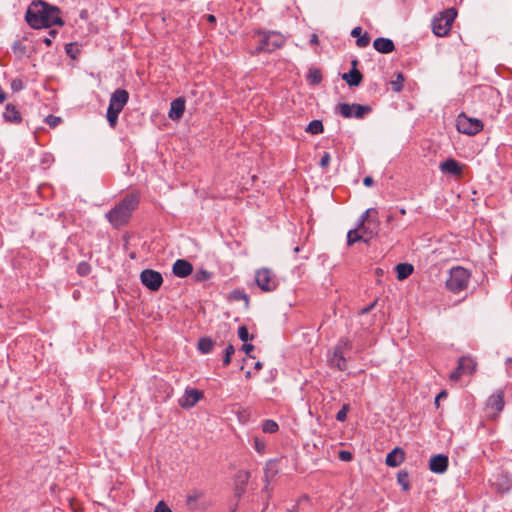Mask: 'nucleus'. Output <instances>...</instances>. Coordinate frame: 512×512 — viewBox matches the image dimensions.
Returning <instances> with one entry per match:
<instances>
[{"instance_id": "f257e3e1", "label": "nucleus", "mask_w": 512, "mask_h": 512, "mask_svg": "<svg viewBox=\"0 0 512 512\" xmlns=\"http://www.w3.org/2000/svg\"><path fill=\"white\" fill-rule=\"evenodd\" d=\"M25 19L33 29L64 25L60 9L42 0L33 1L31 3L27 9Z\"/></svg>"}, {"instance_id": "f03ea898", "label": "nucleus", "mask_w": 512, "mask_h": 512, "mask_svg": "<svg viewBox=\"0 0 512 512\" xmlns=\"http://www.w3.org/2000/svg\"><path fill=\"white\" fill-rule=\"evenodd\" d=\"M139 194H127L113 209H111L106 217L112 226L119 228L128 223L133 211L139 205Z\"/></svg>"}, {"instance_id": "7ed1b4c3", "label": "nucleus", "mask_w": 512, "mask_h": 512, "mask_svg": "<svg viewBox=\"0 0 512 512\" xmlns=\"http://www.w3.org/2000/svg\"><path fill=\"white\" fill-rule=\"evenodd\" d=\"M257 35L259 37L258 45L255 50L251 52L252 55L261 52L271 53L281 48L285 43L284 35L276 31L258 32Z\"/></svg>"}, {"instance_id": "20e7f679", "label": "nucleus", "mask_w": 512, "mask_h": 512, "mask_svg": "<svg viewBox=\"0 0 512 512\" xmlns=\"http://www.w3.org/2000/svg\"><path fill=\"white\" fill-rule=\"evenodd\" d=\"M129 100V93L125 89L115 90L109 101L107 109V121L114 128L118 122V116Z\"/></svg>"}, {"instance_id": "39448f33", "label": "nucleus", "mask_w": 512, "mask_h": 512, "mask_svg": "<svg viewBox=\"0 0 512 512\" xmlns=\"http://www.w3.org/2000/svg\"><path fill=\"white\" fill-rule=\"evenodd\" d=\"M358 228L366 238H364V242H369L372 238H374L378 233L379 228V219H378V211L375 208L367 209L360 217Z\"/></svg>"}, {"instance_id": "423d86ee", "label": "nucleus", "mask_w": 512, "mask_h": 512, "mask_svg": "<svg viewBox=\"0 0 512 512\" xmlns=\"http://www.w3.org/2000/svg\"><path fill=\"white\" fill-rule=\"evenodd\" d=\"M457 16L454 8H448L436 16L432 21V30L436 36H446L452 27V23Z\"/></svg>"}, {"instance_id": "0eeeda50", "label": "nucleus", "mask_w": 512, "mask_h": 512, "mask_svg": "<svg viewBox=\"0 0 512 512\" xmlns=\"http://www.w3.org/2000/svg\"><path fill=\"white\" fill-rule=\"evenodd\" d=\"M470 273L463 267H454L450 270L449 278L446 280V288L453 292L458 293L467 288L469 283Z\"/></svg>"}, {"instance_id": "6e6552de", "label": "nucleus", "mask_w": 512, "mask_h": 512, "mask_svg": "<svg viewBox=\"0 0 512 512\" xmlns=\"http://www.w3.org/2000/svg\"><path fill=\"white\" fill-rule=\"evenodd\" d=\"M456 127L458 132L473 136L483 130L484 124L478 118L469 117L465 113H460L456 120Z\"/></svg>"}, {"instance_id": "1a4fd4ad", "label": "nucleus", "mask_w": 512, "mask_h": 512, "mask_svg": "<svg viewBox=\"0 0 512 512\" xmlns=\"http://www.w3.org/2000/svg\"><path fill=\"white\" fill-rule=\"evenodd\" d=\"M255 282L264 292H272L277 288L278 282L275 274L269 268L263 267L255 272Z\"/></svg>"}, {"instance_id": "9d476101", "label": "nucleus", "mask_w": 512, "mask_h": 512, "mask_svg": "<svg viewBox=\"0 0 512 512\" xmlns=\"http://www.w3.org/2000/svg\"><path fill=\"white\" fill-rule=\"evenodd\" d=\"M338 111L345 118L355 117L360 119L371 111V107L361 104L341 103L338 106Z\"/></svg>"}, {"instance_id": "9b49d317", "label": "nucleus", "mask_w": 512, "mask_h": 512, "mask_svg": "<svg viewBox=\"0 0 512 512\" xmlns=\"http://www.w3.org/2000/svg\"><path fill=\"white\" fill-rule=\"evenodd\" d=\"M477 363L469 356L461 357L458 361V367L451 372L450 379L458 381L463 374H473L476 371Z\"/></svg>"}, {"instance_id": "f8f14e48", "label": "nucleus", "mask_w": 512, "mask_h": 512, "mask_svg": "<svg viewBox=\"0 0 512 512\" xmlns=\"http://www.w3.org/2000/svg\"><path fill=\"white\" fill-rule=\"evenodd\" d=\"M141 283L151 291H158L163 284V277L160 272L145 269L140 274Z\"/></svg>"}, {"instance_id": "ddd939ff", "label": "nucleus", "mask_w": 512, "mask_h": 512, "mask_svg": "<svg viewBox=\"0 0 512 512\" xmlns=\"http://www.w3.org/2000/svg\"><path fill=\"white\" fill-rule=\"evenodd\" d=\"M504 408V390L499 389L487 400L486 411L489 417L496 418Z\"/></svg>"}, {"instance_id": "4468645a", "label": "nucleus", "mask_w": 512, "mask_h": 512, "mask_svg": "<svg viewBox=\"0 0 512 512\" xmlns=\"http://www.w3.org/2000/svg\"><path fill=\"white\" fill-rule=\"evenodd\" d=\"M203 398V392L195 388H186L178 399L180 407L189 409L194 407Z\"/></svg>"}, {"instance_id": "2eb2a0df", "label": "nucleus", "mask_w": 512, "mask_h": 512, "mask_svg": "<svg viewBox=\"0 0 512 512\" xmlns=\"http://www.w3.org/2000/svg\"><path fill=\"white\" fill-rule=\"evenodd\" d=\"M251 475L249 471L246 470H239L234 478V496L238 499H240L246 492V486L250 479Z\"/></svg>"}, {"instance_id": "dca6fc26", "label": "nucleus", "mask_w": 512, "mask_h": 512, "mask_svg": "<svg viewBox=\"0 0 512 512\" xmlns=\"http://www.w3.org/2000/svg\"><path fill=\"white\" fill-rule=\"evenodd\" d=\"M449 464V458L445 454L433 455L429 460V469L433 473L442 474L446 472Z\"/></svg>"}, {"instance_id": "f3484780", "label": "nucleus", "mask_w": 512, "mask_h": 512, "mask_svg": "<svg viewBox=\"0 0 512 512\" xmlns=\"http://www.w3.org/2000/svg\"><path fill=\"white\" fill-rule=\"evenodd\" d=\"M184 112L185 99L178 97L171 102L168 117L173 121H178L183 117Z\"/></svg>"}, {"instance_id": "a211bd4d", "label": "nucleus", "mask_w": 512, "mask_h": 512, "mask_svg": "<svg viewBox=\"0 0 512 512\" xmlns=\"http://www.w3.org/2000/svg\"><path fill=\"white\" fill-rule=\"evenodd\" d=\"M442 173L460 177L463 172V166L453 158H449L440 164Z\"/></svg>"}, {"instance_id": "6ab92c4d", "label": "nucleus", "mask_w": 512, "mask_h": 512, "mask_svg": "<svg viewBox=\"0 0 512 512\" xmlns=\"http://www.w3.org/2000/svg\"><path fill=\"white\" fill-rule=\"evenodd\" d=\"M193 271L192 264L184 259H178L175 261L172 267V272L175 276L184 278L189 276Z\"/></svg>"}, {"instance_id": "aec40b11", "label": "nucleus", "mask_w": 512, "mask_h": 512, "mask_svg": "<svg viewBox=\"0 0 512 512\" xmlns=\"http://www.w3.org/2000/svg\"><path fill=\"white\" fill-rule=\"evenodd\" d=\"M373 47L376 51L383 54H388L395 50L393 41L383 37L376 38L373 42Z\"/></svg>"}, {"instance_id": "412c9836", "label": "nucleus", "mask_w": 512, "mask_h": 512, "mask_svg": "<svg viewBox=\"0 0 512 512\" xmlns=\"http://www.w3.org/2000/svg\"><path fill=\"white\" fill-rule=\"evenodd\" d=\"M405 460L404 450H391L386 457V464L390 467H397Z\"/></svg>"}, {"instance_id": "4be33fe9", "label": "nucleus", "mask_w": 512, "mask_h": 512, "mask_svg": "<svg viewBox=\"0 0 512 512\" xmlns=\"http://www.w3.org/2000/svg\"><path fill=\"white\" fill-rule=\"evenodd\" d=\"M3 117L7 122L11 123H20L22 120L21 114L18 111V109L10 103L6 105Z\"/></svg>"}, {"instance_id": "5701e85b", "label": "nucleus", "mask_w": 512, "mask_h": 512, "mask_svg": "<svg viewBox=\"0 0 512 512\" xmlns=\"http://www.w3.org/2000/svg\"><path fill=\"white\" fill-rule=\"evenodd\" d=\"M362 74L358 69H351L350 72L344 73L342 79L350 86H358L362 82Z\"/></svg>"}, {"instance_id": "b1692460", "label": "nucleus", "mask_w": 512, "mask_h": 512, "mask_svg": "<svg viewBox=\"0 0 512 512\" xmlns=\"http://www.w3.org/2000/svg\"><path fill=\"white\" fill-rule=\"evenodd\" d=\"M351 35L355 38H357L356 40V45L360 48H364L366 46L369 45L370 43V37L367 33H363L362 34V28L361 27H355L352 31H351Z\"/></svg>"}, {"instance_id": "393cba45", "label": "nucleus", "mask_w": 512, "mask_h": 512, "mask_svg": "<svg viewBox=\"0 0 512 512\" xmlns=\"http://www.w3.org/2000/svg\"><path fill=\"white\" fill-rule=\"evenodd\" d=\"M344 354L339 348H334L333 357L330 360L331 364L340 371H344L347 367Z\"/></svg>"}, {"instance_id": "a878e982", "label": "nucleus", "mask_w": 512, "mask_h": 512, "mask_svg": "<svg viewBox=\"0 0 512 512\" xmlns=\"http://www.w3.org/2000/svg\"><path fill=\"white\" fill-rule=\"evenodd\" d=\"M397 279L402 281L408 278L414 271V268L409 263H400L396 265Z\"/></svg>"}, {"instance_id": "bb28decb", "label": "nucleus", "mask_w": 512, "mask_h": 512, "mask_svg": "<svg viewBox=\"0 0 512 512\" xmlns=\"http://www.w3.org/2000/svg\"><path fill=\"white\" fill-rule=\"evenodd\" d=\"M197 347L202 354H208L213 350L214 342L209 337H203L199 339Z\"/></svg>"}, {"instance_id": "cd10ccee", "label": "nucleus", "mask_w": 512, "mask_h": 512, "mask_svg": "<svg viewBox=\"0 0 512 512\" xmlns=\"http://www.w3.org/2000/svg\"><path fill=\"white\" fill-rule=\"evenodd\" d=\"M397 482L402 487L404 492H408L411 488L409 473L406 470H401L397 474Z\"/></svg>"}, {"instance_id": "c85d7f7f", "label": "nucleus", "mask_w": 512, "mask_h": 512, "mask_svg": "<svg viewBox=\"0 0 512 512\" xmlns=\"http://www.w3.org/2000/svg\"><path fill=\"white\" fill-rule=\"evenodd\" d=\"M364 238H366V236H364L363 234H361L358 226L355 228V229H352V230H349L348 233H347V244L348 245H353L354 243L358 242V241H364Z\"/></svg>"}, {"instance_id": "c756f323", "label": "nucleus", "mask_w": 512, "mask_h": 512, "mask_svg": "<svg viewBox=\"0 0 512 512\" xmlns=\"http://www.w3.org/2000/svg\"><path fill=\"white\" fill-rule=\"evenodd\" d=\"M307 82L310 85H317L322 80V74L321 71L317 68H310L307 74Z\"/></svg>"}, {"instance_id": "7c9ffc66", "label": "nucleus", "mask_w": 512, "mask_h": 512, "mask_svg": "<svg viewBox=\"0 0 512 512\" xmlns=\"http://www.w3.org/2000/svg\"><path fill=\"white\" fill-rule=\"evenodd\" d=\"M12 51L18 58H22L23 56H25L27 53V47L25 45L24 40L18 39L14 41L12 45Z\"/></svg>"}, {"instance_id": "2f4dec72", "label": "nucleus", "mask_w": 512, "mask_h": 512, "mask_svg": "<svg viewBox=\"0 0 512 512\" xmlns=\"http://www.w3.org/2000/svg\"><path fill=\"white\" fill-rule=\"evenodd\" d=\"M323 130H324V127H323L322 121H320V120H312L306 128V132H308L312 135L320 134L323 132Z\"/></svg>"}, {"instance_id": "473e14b6", "label": "nucleus", "mask_w": 512, "mask_h": 512, "mask_svg": "<svg viewBox=\"0 0 512 512\" xmlns=\"http://www.w3.org/2000/svg\"><path fill=\"white\" fill-rule=\"evenodd\" d=\"M278 424L274 420H265L262 424V430L265 433H274L278 430Z\"/></svg>"}, {"instance_id": "72a5a7b5", "label": "nucleus", "mask_w": 512, "mask_h": 512, "mask_svg": "<svg viewBox=\"0 0 512 512\" xmlns=\"http://www.w3.org/2000/svg\"><path fill=\"white\" fill-rule=\"evenodd\" d=\"M234 352H235V349L232 344H229L225 348V353H224V357H223V365L224 366H228L231 363V358H232V355L234 354Z\"/></svg>"}, {"instance_id": "f704fd0d", "label": "nucleus", "mask_w": 512, "mask_h": 512, "mask_svg": "<svg viewBox=\"0 0 512 512\" xmlns=\"http://www.w3.org/2000/svg\"><path fill=\"white\" fill-rule=\"evenodd\" d=\"M231 298L236 301L243 300V301H245L246 305H248V303H249L248 295L244 291H241V290L232 291Z\"/></svg>"}, {"instance_id": "c9c22d12", "label": "nucleus", "mask_w": 512, "mask_h": 512, "mask_svg": "<svg viewBox=\"0 0 512 512\" xmlns=\"http://www.w3.org/2000/svg\"><path fill=\"white\" fill-rule=\"evenodd\" d=\"M90 272H91V266L87 262L82 261L78 264L77 273L80 276H87Z\"/></svg>"}, {"instance_id": "e433bc0d", "label": "nucleus", "mask_w": 512, "mask_h": 512, "mask_svg": "<svg viewBox=\"0 0 512 512\" xmlns=\"http://www.w3.org/2000/svg\"><path fill=\"white\" fill-rule=\"evenodd\" d=\"M238 337L243 342H247L249 339H252L253 337L249 335L248 329L246 326L242 325L238 328Z\"/></svg>"}, {"instance_id": "4c0bfd02", "label": "nucleus", "mask_w": 512, "mask_h": 512, "mask_svg": "<svg viewBox=\"0 0 512 512\" xmlns=\"http://www.w3.org/2000/svg\"><path fill=\"white\" fill-rule=\"evenodd\" d=\"M349 409V404H344L342 408L337 412L336 419L340 422H344L347 418V413Z\"/></svg>"}, {"instance_id": "58836bf2", "label": "nucleus", "mask_w": 512, "mask_h": 512, "mask_svg": "<svg viewBox=\"0 0 512 512\" xmlns=\"http://www.w3.org/2000/svg\"><path fill=\"white\" fill-rule=\"evenodd\" d=\"M335 348H339L340 351L345 353L347 350L351 349V343L347 338H341Z\"/></svg>"}, {"instance_id": "ea45409f", "label": "nucleus", "mask_w": 512, "mask_h": 512, "mask_svg": "<svg viewBox=\"0 0 512 512\" xmlns=\"http://www.w3.org/2000/svg\"><path fill=\"white\" fill-rule=\"evenodd\" d=\"M24 88V83L21 79L15 78L11 81V89L14 92H18Z\"/></svg>"}, {"instance_id": "a19ab883", "label": "nucleus", "mask_w": 512, "mask_h": 512, "mask_svg": "<svg viewBox=\"0 0 512 512\" xmlns=\"http://www.w3.org/2000/svg\"><path fill=\"white\" fill-rule=\"evenodd\" d=\"M154 512H173L165 501L161 500L155 506Z\"/></svg>"}, {"instance_id": "79ce46f5", "label": "nucleus", "mask_w": 512, "mask_h": 512, "mask_svg": "<svg viewBox=\"0 0 512 512\" xmlns=\"http://www.w3.org/2000/svg\"><path fill=\"white\" fill-rule=\"evenodd\" d=\"M45 122L50 127L54 128V127H56L60 123V118L56 117V116H53V115H49V116L46 117Z\"/></svg>"}, {"instance_id": "37998d69", "label": "nucleus", "mask_w": 512, "mask_h": 512, "mask_svg": "<svg viewBox=\"0 0 512 512\" xmlns=\"http://www.w3.org/2000/svg\"><path fill=\"white\" fill-rule=\"evenodd\" d=\"M331 156L328 152H324L320 160V166L322 168H327L330 164Z\"/></svg>"}, {"instance_id": "c03bdc74", "label": "nucleus", "mask_w": 512, "mask_h": 512, "mask_svg": "<svg viewBox=\"0 0 512 512\" xmlns=\"http://www.w3.org/2000/svg\"><path fill=\"white\" fill-rule=\"evenodd\" d=\"M339 458L342 461H350V460H352L353 455L349 450H340Z\"/></svg>"}, {"instance_id": "a18cd8bd", "label": "nucleus", "mask_w": 512, "mask_h": 512, "mask_svg": "<svg viewBox=\"0 0 512 512\" xmlns=\"http://www.w3.org/2000/svg\"><path fill=\"white\" fill-rule=\"evenodd\" d=\"M448 396V393L445 390H442L435 398V404L438 407L439 401L445 399Z\"/></svg>"}, {"instance_id": "49530a36", "label": "nucleus", "mask_w": 512, "mask_h": 512, "mask_svg": "<svg viewBox=\"0 0 512 512\" xmlns=\"http://www.w3.org/2000/svg\"><path fill=\"white\" fill-rule=\"evenodd\" d=\"M254 349V346L252 344H249V343H244L243 346H242V350L248 355L250 356V353L251 351H253Z\"/></svg>"}, {"instance_id": "de8ad7c7", "label": "nucleus", "mask_w": 512, "mask_h": 512, "mask_svg": "<svg viewBox=\"0 0 512 512\" xmlns=\"http://www.w3.org/2000/svg\"><path fill=\"white\" fill-rule=\"evenodd\" d=\"M398 80H400V82L396 81V82L393 83L394 89L396 91H400L401 88H402L401 82L404 80L402 74H398Z\"/></svg>"}, {"instance_id": "09e8293b", "label": "nucleus", "mask_w": 512, "mask_h": 512, "mask_svg": "<svg viewBox=\"0 0 512 512\" xmlns=\"http://www.w3.org/2000/svg\"><path fill=\"white\" fill-rule=\"evenodd\" d=\"M373 183H374L373 178L370 176L365 177L363 180V184L368 187L372 186Z\"/></svg>"}, {"instance_id": "8fccbe9b", "label": "nucleus", "mask_w": 512, "mask_h": 512, "mask_svg": "<svg viewBox=\"0 0 512 512\" xmlns=\"http://www.w3.org/2000/svg\"><path fill=\"white\" fill-rule=\"evenodd\" d=\"M376 305V301H374L370 306L366 307V308H363L361 310V314H366L368 313L369 311H371V309H373Z\"/></svg>"}, {"instance_id": "3c124183", "label": "nucleus", "mask_w": 512, "mask_h": 512, "mask_svg": "<svg viewBox=\"0 0 512 512\" xmlns=\"http://www.w3.org/2000/svg\"><path fill=\"white\" fill-rule=\"evenodd\" d=\"M205 18H206V20H207L208 22H210V23H215V22H216V18H215V16H214V15H212V14L205 15Z\"/></svg>"}, {"instance_id": "603ef678", "label": "nucleus", "mask_w": 512, "mask_h": 512, "mask_svg": "<svg viewBox=\"0 0 512 512\" xmlns=\"http://www.w3.org/2000/svg\"><path fill=\"white\" fill-rule=\"evenodd\" d=\"M310 41H311V43H314V44L318 43L317 35L313 34Z\"/></svg>"}, {"instance_id": "864d4df0", "label": "nucleus", "mask_w": 512, "mask_h": 512, "mask_svg": "<svg viewBox=\"0 0 512 512\" xmlns=\"http://www.w3.org/2000/svg\"><path fill=\"white\" fill-rule=\"evenodd\" d=\"M351 65H352V69H357L358 60H356V59L352 60Z\"/></svg>"}, {"instance_id": "5fc2aeb1", "label": "nucleus", "mask_w": 512, "mask_h": 512, "mask_svg": "<svg viewBox=\"0 0 512 512\" xmlns=\"http://www.w3.org/2000/svg\"><path fill=\"white\" fill-rule=\"evenodd\" d=\"M43 41H44V43H45L47 46H50V45H51V39H49V38H45Z\"/></svg>"}, {"instance_id": "6e6d98bb", "label": "nucleus", "mask_w": 512, "mask_h": 512, "mask_svg": "<svg viewBox=\"0 0 512 512\" xmlns=\"http://www.w3.org/2000/svg\"><path fill=\"white\" fill-rule=\"evenodd\" d=\"M255 368H256L257 370L261 369V368H262V364H261L260 362H257V363L255 364Z\"/></svg>"}, {"instance_id": "4d7b16f0", "label": "nucleus", "mask_w": 512, "mask_h": 512, "mask_svg": "<svg viewBox=\"0 0 512 512\" xmlns=\"http://www.w3.org/2000/svg\"><path fill=\"white\" fill-rule=\"evenodd\" d=\"M399 213H400L401 215H405V214H406V209H405V208H401V209L399 210Z\"/></svg>"}, {"instance_id": "13d9d810", "label": "nucleus", "mask_w": 512, "mask_h": 512, "mask_svg": "<svg viewBox=\"0 0 512 512\" xmlns=\"http://www.w3.org/2000/svg\"><path fill=\"white\" fill-rule=\"evenodd\" d=\"M393 221V216L392 215H388L387 216V222H391Z\"/></svg>"}, {"instance_id": "bf43d9fd", "label": "nucleus", "mask_w": 512, "mask_h": 512, "mask_svg": "<svg viewBox=\"0 0 512 512\" xmlns=\"http://www.w3.org/2000/svg\"><path fill=\"white\" fill-rule=\"evenodd\" d=\"M56 33H57V32H56L55 30H51V31H50V35H51L52 37H55Z\"/></svg>"}, {"instance_id": "052dcab7", "label": "nucleus", "mask_w": 512, "mask_h": 512, "mask_svg": "<svg viewBox=\"0 0 512 512\" xmlns=\"http://www.w3.org/2000/svg\"><path fill=\"white\" fill-rule=\"evenodd\" d=\"M193 498L191 496L188 497V502L192 501Z\"/></svg>"}, {"instance_id": "680f3d73", "label": "nucleus", "mask_w": 512, "mask_h": 512, "mask_svg": "<svg viewBox=\"0 0 512 512\" xmlns=\"http://www.w3.org/2000/svg\"><path fill=\"white\" fill-rule=\"evenodd\" d=\"M266 478H268V469L265 472Z\"/></svg>"}]
</instances>
